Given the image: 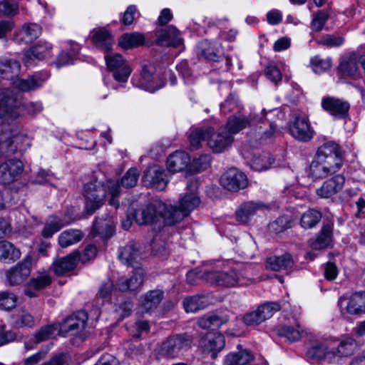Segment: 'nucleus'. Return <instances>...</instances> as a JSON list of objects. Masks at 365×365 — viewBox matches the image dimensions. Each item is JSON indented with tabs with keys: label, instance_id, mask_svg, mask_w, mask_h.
I'll list each match as a JSON object with an SVG mask.
<instances>
[{
	"label": "nucleus",
	"instance_id": "f257e3e1",
	"mask_svg": "<svg viewBox=\"0 0 365 365\" xmlns=\"http://www.w3.org/2000/svg\"><path fill=\"white\" fill-rule=\"evenodd\" d=\"M85 211L88 215L93 214L103 205L106 195L109 197L110 205L117 209L119 206L120 185L118 182L108 181L106 185L96 182H88L84 187Z\"/></svg>",
	"mask_w": 365,
	"mask_h": 365
},
{
	"label": "nucleus",
	"instance_id": "f03ea898",
	"mask_svg": "<svg viewBox=\"0 0 365 365\" xmlns=\"http://www.w3.org/2000/svg\"><path fill=\"white\" fill-rule=\"evenodd\" d=\"M202 277L210 284L225 287L244 286L252 282L250 278L243 276L242 274H237L235 270L207 271L203 274Z\"/></svg>",
	"mask_w": 365,
	"mask_h": 365
},
{
	"label": "nucleus",
	"instance_id": "7ed1b4c3",
	"mask_svg": "<svg viewBox=\"0 0 365 365\" xmlns=\"http://www.w3.org/2000/svg\"><path fill=\"white\" fill-rule=\"evenodd\" d=\"M19 116L16 93L9 88L0 91V120L10 124Z\"/></svg>",
	"mask_w": 365,
	"mask_h": 365
},
{
	"label": "nucleus",
	"instance_id": "20e7f679",
	"mask_svg": "<svg viewBox=\"0 0 365 365\" xmlns=\"http://www.w3.org/2000/svg\"><path fill=\"white\" fill-rule=\"evenodd\" d=\"M191 339L187 334H179L168 338L158 349V354L162 356L174 358L182 351L190 347Z\"/></svg>",
	"mask_w": 365,
	"mask_h": 365
},
{
	"label": "nucleus",
	"instance_id": "39448f33",
	"mask_svg": "<svg viewBox=\"0 0 365 365\" xmlns=\"http://www.w3.org/2000/svg\"><path fill=\"white\" fill-rule=\"evenodd\" d=\"M135 86L149 92H155L164 86V81L157 75L153 74L151 66H143L140 75L133 78Z\"/></svg>",
	"mask_w": 365,
	"mask_h": 365
},
{
	"label": "nucleus",
	"instance_id": "423d86ee",
	"mask_svg": "<svg viewBox=\"0 0 365 365\" xmlns=\"http://www.w3.org/2000/svg\"><path fill=\"white\" fill-rule=\"evenodd\" d=\"M210 130L207 138L208 147L215 153H221L228 148L234 140V137L226 130L224 126L220 127L217 132L213 128L207 127Z\"/></svg>",
	"mask_w": 365,
	"mask_h": 365
},
{
	"label": "nucleus",
	"instance_id": "0eeeda50",
	"mask_svg": "<svg viewBox=\"0 0 365 365\" xmlns=\"http://www.w3.org/2000/svg\"><path fill=\"white\" fill-rule=\"evenodd\" d=\"M238 351L228 354L225 359V365H268L262 357H256L251 351L237 346Z\"/></svg>",
	"mask_w": 365,
	"mask_h": 365
},
{
	"label": "nucleus",
	"instance_id": "6e6552de",
	"mask_svg": "<svg viewBox=\"0 0 365 365\" xmlns=\"http://www.w3.org/2000/svg\"><path fill=\"white\" fill-rule=\"evenodd\" d=\"M105 60L115 81L122 83L128 81L132 70L120 54L106 55Z\"/></svg>",
	"mask_w": 365,
	"mask_h": 365
},
{
	"label": "nucleus",
	"instance_id": "1a4fd4ad",
	"mask_svg": "<svg viewBox=\"0 0 365 365\" xmlns=\"http://www.w3.org/2000/svg\"><path fill=\"white\" fill-rule=\"evenodd\" d=\"M289 130L292 137L302 142L310 140L314 135V131L310 127L308 118L302 117L296 113L292 115Z\"/></svg>",
	"mask_w": 365,
	"mask_h": 365
},
{
	"label": "nucleus",
	"instance_id": "9d476101",
	"mask_svg": "<svg viewBox=\"0 0 365 365\" xmlns=\"http://www.w3.org/2000/svg\"><path fill=\"white\" fill-rule=\"evenodd\" d=\"M32 260V257L28 255L22 261L7 270L6 272L7 282L11 286L24 282L31 274Z\"/></svg>",
	"mask_w": 365,
	"mask_h": 365
},
{
	"label": "nucleus",
	"instance_id": "9b49d317",
	"mask_svg": "<svg viewBox=\"0 0 365 365\" xmlns=\"http://www.w3.org/2000/svg\"><path fill=\"white\" fill-rule=\"evenodd\" d=\"M220 183L227 190L237 192L245 188L248 185L246 175L237 168L227 170L220 178Z\"/></svg>",
	"mask_w": 365,
	"mask_h": 365
},
{
	"label": "nucleus",
	"instance_id": "f8f14e48",
	"mask_svg": "<svg viewBox=\"0 0 365 365\" xmlns=\"http://www.w3.org/2000/svg\"><path fill=\"white\" fill-rule=\"evenodd\" d=\"M142 181L145 186L158 190H164L168 183L165 171L158 165H153L146 169Z\"/></svg>",
	"mask_w": 365,
	"mask_h": 365
},
{
	"label": "nucleus",
	"instance_id": "ddd939ff",
	"mask_svg": "<svg viewBox=\"0 0 365 365\" xmlns=\"http://www.w3.org/2000/svg\"><path fill=\"white\" fill-rule=\"evenodd\" d=\"M322 107L335 118L344 119L349 115L350 104L343 99L325 97L322 101Z\"/></svg>",
	"mask_w": 365,
	"mask_h": 365
},
{
	"label": "nucleus",
	"instance_id": "4468645a",
	"mask_svg": "<svg viewBox=\"0 0 365 365\" xmlns=\"http://www.w3.org/2000/svg\"><path fill=\"white\" fill-rule=\"evenodd\" d=\"M115 225L113 215H106V217H96L90 235L93 237H98L102 240L108 239L115 233Z\"/></svg>",
	"mask_w": 365,
	"mask_h": 365
},
{
	"label": "nucleus",
	"instance_id": "2eb2a0df",
	"mask_svg": "<svg viewBox=\"0 0 365 365\" xmlns=\"http://www.w3.org/2000/svg\"><path fill=\"white\" fill-rule=\"evenodd\" d=\"M166 210V205L160 201H155L142 209L140 213L135 216V222L140 225H147L155 222L158 217H162Z\"/></svg>",
	"mask_w": 365,
	"mask_h": 365
},
{
	"label": "nucleus",
	"instance_id": "dca6fc26",
	"mask_svg": "<svg viewBox=\"0 0 365 365\" xmlns=\"http://www.w3.org/2000/svg\"><path fill=\"white\" fill-rule=\"evenodd\" d=\"M21 161L9 159L0 165V182L9 184L16 180L23 172Z\"/></svg>",
	"mask_w": 365,
	"mask_h": 365
},
{
	"label": "nucleus",
	"instance_id": "f3484780",
	"mask_svg": "<svg viewBox=\"0 0 365 365\" xmlns=\"http://www.w3.org/2000/svg\"><path fill=\"white\" fill-rule=\"evenodd\" d=\"M51 50L52 46L48 42H39L24 52L22 61L26 66H32L36 60L48 56Z\"/></svg>",
	"mask_w": 365,
	"mask_h": 365
},
{
	"label": "nucleus",
	"instance_id": "a211bd4d",
	"mask_svg": "<svg viewBox=\"0 0 365 365\" xmlns=\"http://www.w3.org/2000/svg\"><path fill=\"white\" fill-rule=\"evenodd\" d=\"M333 342H337V346L331 347L332 357L351 356L355 353L358 346L357 341L349 336H344L341 339H334Z\"/></svg>",
	"mask_w": 365,
	"mask_h": 365
},
{
	"label": "nucleus",
	"instance_id": "6ab92c4d",
	"mask_svg": "<svg viewBox=\"0 0 365 365\" xmlns=\"http://www.w3.org/2000/svg\"><path fill=\"white\" fill-rule=\"evenodd\" d=\"M48 73L46 72L36 73L26 79L16 77L11 83L12 85L23 92H29L41 87L48 78Z\"/></svg>",
	"mask_w": 365,
	"mask_h": 365
},
{
	"label": "nucleus",
	"instance_id": "aec40b11",
	"mask_svg": "<svg viewBox=\"0 0 365 365\" xmlns=\"http://www.w3.org/2000/svg\"><path fill=\"white\" fill-rule=\"evenodd\" d=\"M225 337L220 333H207L201 340L200 346L203 351L212 353V357H216L217 352L225 346Z\"/></svg>",
	"mask_w": 365,
	"mask_h": 365
},
{
	"label": "nucleus",
	"instance_id": "412c9836",
	"mask_svg": "<svg viewBox=\"0 0 365 365\" xmlns=\"http://www.w3.org/2000/svg\"><path fill=\"white\" fill-rule=\"evenodd\" d=\"M93 44L105 53L111 51L114 40L109 31L104 28L95 29L91 31Z\"/></svg>",
	"mask_w": 365,
	"mask_h": 365
},
{
	"label": "nucleus",
	"instance_id": "4be33fe9",
	"mask_svg": "<svg viewBox=\"0 0 365 365\" xmlns=\"http://www.w3.org/2000/svg\"><path fill=\"white\" fill-rule=\"evenodd\" d=\"M79 262V252H73L71 254L56 259L52 264L53 272L58 276L64 275L73 270Z\"/></svg>",
	"mask_w": 365,
	"mask_h": 365
},
{
	"label": "nucleus",
	"instance_id": "5701e85b",
	"mask_svg": "<svg viewBox=\"0 0 365 365\" xmlns=\"http://www.w3.org/2000/svg\"><path fill=\"white\" fill-rule=\"evenodd\" d=\"M345 178L341 175H336L334 177L326 180L322 185L317 190V194L322 198H329L343 187Z\"/></svg>",
	"mask_w": 365,
	"mask_h": 365
},
{
	"label": "nucleus",
	"instance_id": "b1692460",
	"mask_svg": "<svg viewBox=\"0 0 365 365\" xmlns=\"http://www.w3.org/2000/svg\"><path fill=\"white\" fill-rule=\"evenodd\" d=\"M88 315L84 311H78L66 318L59 325L60 331H78L83 329L87 324Z\"/></svg>",
	"mask_w": 365,
	"mask_h": 365
},
{
	"label": "nucleus",
	"instance_id": "393cba45",
	"mask_svg": "<svg viewBox=\"0 0 365 365\" xmlns=\"http://www.w3.org/2000/svg\"><path fill=\"white\" fill-rule=\"evenodd\" d=\"M21 71L20 63L12 58H0V78L13 82Z\"/></svg>",
	"mask_w": 365,
	"mask_h": 365
},
{
	"label": "nucleus",
	"instance_id": "a878e982",
	"mask_svg": "<svg viewBox=\"0 0 365 365\" xmlns=\"http://www.w3.org/2000/svg\"><path fill=\"white\" fill-rule=\"evenodd\" d=\"M251 119L249 116L243 115L241 112L235 113L227 118L226 130L233 136L242 130L250 126Z\"/></svg>",
	"mask_w": 365,
	"mask_h": 365
},
{
	"label": "nucleus",
	"instance_id": "bb28decb",
	"mask_svg": "<svg viewBox=\"0 0 365 365\" xmlns=\"http://www.w3.org/2000/svg\"><path fill=\"white\" fill-rule=\"evenodd\" d=\"M164 297V292L160 289L148 291L142 296L140 300V307L145 312L155 309Z\"/></svg>",
	"mask_w": 365,
	"mask_h": 365
},
{
	"label": "nucleus",
	"instance_id": "cd10ccee",
	"mask_svg": "<svg viewBox=\"0 0 365 365\" xmlns=\"http://www.w3.org/2000/svg\"><path fill=\"white\" fill-rule=\"evenodd\" d=\"M143 278V270L141 268H137L130 278H120L116 284V288L122 292L134 291L142 285Z\"/></svg>",
	"mask_w": 365,
	"mask_h": 365
},
{
	"label": "nucleus",
	"instance_id": "c85d7f7f",
	"mask_svg": "<svg viewBox=\"0 0 365 365\" xmlns=\"http://www.w3.org/2000/svg\"><path fill=\"white\" fill-rule=\"evenodd\" d=\"M41 31V27L38 24H26L16 34L14 40L18 43H29L40 36Z\"/></svg>",
	"mask_w": 365,
	"mask_h": 365
},
{
	"label": "nucleus",
	"instance_id": "c756f323",
	"mask_svg": "<svg viewBox=\"0 0 365 365\" xmlns=\"http://www.w3.org/2000/svg\"><path fill=\"white\" fill-rule=\"evenodd\" d=\"M51 283L50 275L46 272L41 273L36 277H32L26 284L24 293L29 297L36 296V292L44 289Z\"/></svg>",
	"mask_w": 365,
	"mask_h": 365
},
{
	"label": "nucleus",
	"instance_id": "7c9ffc66",
	"mask_svg": "<svg viewBox=\"0 0 365 365\" xmlns=\"http://www.w3.org/2000/svg\"><path fill=\"white\" fill-rule=\"evenodd\" d=\"M158 40L168 46L179 47L183 43L180 31L173 26L162 29L158 32Z\"/></svg>",
	"mask_w": 365,
	"mask_h": 365
},
{
	"label": "nucleus",
	"instance_id": "2f4dec72",
	"mask_svg": "<svg viewBox=\"0 0 365 365\" xmlns=\"http://www.w3.org/2000/svg\"><path fill=\"white\" fill-rule=\"evenodd\" d=\"M332 240V227L329 224L324 225L319 235L309 240L310 247L314 250H322L328 247Z\"/></svg>",
	"mask_w": 365,
	"mask_h": 365
},
{
	"label": "nucleus",
	"instance_id": "473e14b6",
	"mask_svg": "<svg viewBox=\"0 0 365 365\" xmlns=\"http://www.w3.org/2000/svg\"><path fill=\"white\" fill-rule=\"evenodd\" d=\"M190 160V156L187 153L176 151L168 158L167 167L170 172H180L187 167Z\"/></svg>",
	"mask_w": 365,
	"mask_h": 365
},
{
	"label": "nucleus",
	"instance_id": "72a5a7b5",
	"mask_svg": "<svg viewBox=\"0 0 365 365\" xmlns=\"http://www.w3.org/2000/svg\"><path fill=\"white\" fill-rule=\"evenodd\" d=\"M12 326L16 329H30L35 325V319L34 316L24 309H19L12 314Z\"/></svg>",
	"mask_w": 365,
	"mask_h": 365
},
{
	"label": "nucleus",
	"instance_id": "f704fd0d",
	"mask_svg": "<svg viewBox=\"0 0 365 365\" xmlns=\"http://www.w3.org/2000/svg\"><path fill=\"white\" fill-rule=\"evenodd\" d=\"M346 311L351 315L365 314V292H355L348 299Z\"/></svg>",
	"mask_w": 365,
	"mask_h": 365
},
{
	"label": "nucleus",
	"instance_id": "c9c22d12",
	"mask_svg": "<svg viewBox=\"0 0 365 365\" xmlns=\"http://www.w3.org/2000/svg\"><path fill=\"white\" fill-rule=\"evenodd\" d=\"M84 237L83 232L78 229H68L60 233L58 237L61 247L66 248L81 242Z\"/></svg>",
	"mask_w": 365,
	"mask_h": 365
},
{
	"label": "nucleus",
	"instance_id": "e433bc0d",
	"mask_svg": "<svg viewBox=\"0 0 365 365\" xmlns=\"http://www.w3.org/2000/svg\"><path fill=\"white\" fill-rule=\"evenodd\" d=\"M293 259L289 254L270 257L267 259V267L273 271L288 270L293 266Z\"/></svg>",
	"mask_w": 365,
	"mask_h": 365
},
{
	"label": "nucleus",
	"instance_id": "4c0bfd02",
	"mask_svg": "<svg viewBox=\"0 0 365 365\" xmlns=\"http://www.w3.org/2000/svg\"><path fill=\"white\" fill-rule=\"evenodd\" d=\"M182 304L186 312H195L205 309L208 305L209 300L207 297L197 294L185 297Z\"/></svg>",
	"mask_w": 365,
	"mask_h": 365
},
{
	"label": "nucleus",
	"instance_id": "58836bf2",
	"mask_svg": "<svg viewBox=\"0 0 365 365\" xmlns=\"http://www.w3.org/2000/svg\"><path fill=\"white\" fill-rule=\"evenodd\" d=\"M21 256L20 250L8 241H0V261L11 262L18 259Z\"/></svg>",
	"mask_w": 365,
	"mask_h": 365
},
{
	"label": "nucleus",
	"instance_id": "ea45409f",
	"mask_svg": "<svg viewBox=\"0 0 365 365\" xmlns=\"http://www.w3.org/2000/svg\"><path fill=\"white\" fill-rule=\"evenodd\" d=\"M188 215L180 207L179 204L178 206H171L169 208L166 206V210L163 212L162 217L166 225H174L178 222H181Z\"/></svg>",
	"mask_w": 365,
	"mask_h": 365
},
{
	"label": "nucleus",
	"instance_id": "a19ab883",
	"mask_svg": "<svg viewBox=\"0 0 365 365\" xmlns=\"http://www.w3.org/2000/svg\"><path fill=\"white\" fill-rule=\"evenodd\" d=\"M219 46L208 40H202L197 44V53L199 56L210 61H217Z\"/></svg>",
	"mask_w": 365,
	"mask_h": 365
},
{
	"label": "nucleus",
	"instance_id": "79ce46f5",
	"mask_svg": "<svg viewBox=\"0 0 365 365\" xmlns=\"http://www.w3.org/2000/svg\"><path fill=\"white\" fill-rule=\"evenodd\" d=\"M181 207L188 215L200 204V199L196 192H187L180 197L178 201Z\"/></svg>",
	"mask_w": 365,
	"mask_h": 365
},
{
	"label": "nucleus",
	"instance_id": "37998d69",
	"mask_svg": "<svg viewBox=\"0 0 365 365\" xmlns=\"http://www.w3.org/2000/svg\"><path fill=\"white\" fill-rule=\"evenodd\" d=\"M262 205L254 202L243 203L236 211L237 220L246 223L257 211L260 209Z\"/></svg>",
	"mask_w": 365,
	"mask_h": 365
},
{
	"label": "nucleus",
	"instance_id": "c03bdc74",
	"mask_svg": "<svg viewBox=\"0 0 365 365\" xmlns=\"http://www.w3.org/2000/svg\"><path fill=\"white\" fill-rule=\"evenodd\" d=\"M228 321L229 319L227 316L210 314L200 318L198 321V325L205 329H215L220 328Z\"/></svg>",
	"mask_w": 365,
	"mask_h": 365
},
{
	"label": "nucleus",
	"instance_id": "a18cd8bd",
	"mask_svg": "<svg viewBox=\"0 0 365 365\" xmlns=\"http://www.w3.org/2000/svg\"><path fill=\"white\" fill-rule=\"evenodd\" d=\"M145 38L139 33L123 34L118 41V45L124 49H130L138 47L144 43Z\"/></svg>",
	"mask_w": 365,
	"mask_h": 365
},
{
	"label": "nucleus",
	"instance_id": "49530a36",
	"mask_svg": "<svg viewBox=\"0 0 365 365\" xmlns=\"http://www.w3.org/2000/svg\"><path fill=\"white\" fill-rule=\"evenodd\" d=\"M118 257L123 263L133 265L139 257V250L134 243H129L121 249Z\"/></svg>",
	"mask_w": 365,
	"mask_h": 365
},
{
	"label": "nucleus",
	"instance_id": "de8ad7c7",
	"mask_svg": "<svg viewBox=\"0 0 365 365\" xmlns=\"http://www.w3.org/2000/svg\"><path fill=\"white\" fill-rule=\"evenodd\" d=\"M335 155H341L340 148L334 142L329 141L318 148L316 158L323 160Z\"/></svg>",
	"mask_w": 365,
	"mask_h": 365
},
{
	"label": "nucleus",
	"instance_id": "09e8293b",
	"mask_svg": "<svg viewBox=\"0 0 365 365\" xmlns=\"http://www.w3.org/2000/svg\"><path fill=\"white\" fill-rule=\"evenodd\" d=\"M322 219V213L317 210L309 209L304 212L300 219V225L304 229L315 227Z\"/></svg>",
	"mask_w": 365,
	"mask_h": 365
},
{
	"label": "nucleus",
	"instance_id": "8fccbe9b",
	"mask_svg": "<svg viewBox=\"0 0 365 365\" xmlns=\"http://www.w3.org/2000/svg\"><path fill=\"white\" fill-rule=\"evenodd\" d=\"M307 356L316 360H321L325 357L331 358V347H329L328 341L327 343H317L312 346L308 349Z\"/></svg>",
	"mask_w": 365,
	"mask_h": 365
},
{
	"label": "nucleus",
	"instance_id": "3c124183",
	"mask_svg": "<svg viewBox=\"0 0 365 365\" xmlns=\"http://www.w3.org/2000/svg\"><path fill=\"white\" fill-rule=\"evenodd\" d=\"M16 152V147L10 135L4 133L0 138V158L9 157Z\"/></svg>",
	"mask_w": 365,
	"mask_h": 365
},
{
	"label": "nucleus",
	"instance_id": "603ef678",
	"mask_svg": "<svg viewBox=\"0 0 365 365\" xmlns=\"http://www.w3.org/2000/svg\"><path fill=\"white\" fill-rule=\"evenodd\" d=\"M63 226V223L59 218L51 216L47 220L43 228L42 236L45 238L51 237Z\"/></svg>",
	"mask_w": 365,
	"mask_h": 365
},
{
	"label": "nucleus",
	"instance_id": "864d4df0",
	"mask_svg": "<svg viewBox=\"0 0 365 365\" xmlns=\"http://www.w3.org/2000/svg\"><path fill=\"white\" fill-rule=\"evenodd\" d=\"M210 130L207 128H200L193 130L190 134V148L196 150L200 146L201 141L207 140Z\"/></svg>",
	"mask_w": 365,
	"mask_h": 365
},
{
	"label": "nucleus",
	"instance_id": "5fc2aeb1",
	"mask_svg": "<svg viewBox=\"0 0 365 365\" xmlns=\"http://www.w3.org/2000/svg\"><path fill=\"white\" fill-rule=\"evenodd\" d=\"M329 19V14L328 11L325 10H319L316 13L313 14V18L310 24L312 30L319 32L321 31L328 19Z\"/></svg>",
	"mask_w": 365,
	"mask_h": 365
},
{
	"label": "nucleus",
	"instance_id": "6e6d98bb",
	"mask_svg": "<svg viewBox=\"0 0 365 365\" xmlns=\"http://www.w3.org/2000/svg\"><path fill=\"white\" fill-rule=\"evenodd\" d=\"M242 108V105L234 95H230L220 106L221 111L225 115L230 113H232V114L240 113Z\"/></svg>",
	"mask_w": 365,
	"mask_h": 365
},
{
	"label": "nucleus",
	"instance_id": "4d7b16f0",
	"mask_svg": "<svg viewBox=\"0 0 365 365\" xmlns=\"http://www.w3.org/2000/svg\"><path fill=\"white\" fill-rule=\"evenodd\" d=\"M273 160L269 153H264L262 155L254 158L250 163L251 168L256 171H262L268 169Z\"/></svg>",
	"mask_w": 365,
	"mask_h": 365
},
{
	"label": "nucleus",
	"instance_id": "13d9d810",
	"mask_svg": "<svg viewBox=\"0 0 365 365\" xmlns=\"http://www.w3.org/2000/svg\"><path fill=\"white\" fill-rule=\"evenodd\" d=\"M309 170L312 177L316 179L326 178L330 175L323 160L317 158L312 162Z\"/></svg>",
	"mask_w": 365,
	"mask_h": 365
},
{
	"label": "nucleus",
	"instance_id": "bf43d9fd",
	"mask_svg": "<svg viewBox=\"0 0 365 365\" xmlns=\"http://www.w3.org/2000/svg\"><path fill=\"white\" fill-rule=\"evenodd\" d=\"M281 306L277 302H266L257 307L262 320L264 322L267 319L271 318L274 313L279 311Z\"/></svg>",
	"mask_w": 365,
	"mask_h": 365
},
{
	"label": "nucleus",
	"instance_id": "052dcab7",
	"mask_svg": "<svg viewBox=\"0 0 365 365\" xmlns=\"http://www.w3.org/2000/svg\"><path fill=\"white\" fill-rule=\"evenodd\" d=\"M278 334L291 341H298L302 337V331L299 325L297 327L287 325L281 326L278 329Z\"/></svg>",
	"mask_w": 365,
	"mask_h": 365
},
{
	"label": "nucleus",
	"instance_id": "680f3d73",
	"mask_svg": "<svg viewBox=\"0 0 365 365\" xmlns=\"http://www.w3.org/2000/svg\"><path fill=\"white\" fill-rule=\"evenodd\" d=\"M59 331V324H51L41 327L35 334L36 343L47 340Z\"/></svg>",
	"mask_w": 365,
	"mask_h": 365
},
{
	"label": "nucleus",
	"instance_id": "e2e57ef3",
	"mask_svg": "<svg viewBox=\"0 0 365 365\" xmlns=\"http://www.w3.org/2000/svg\"><path fill=\"white\" fill-rule=\"evenodd\" d=\"M19 4L14 1H0V16L11 17L18 14Z\"/></svg>",
	"mask_w": 365,
	"mask_h": 365
},
{
	"label": "nucleus",
	"instance_id": "0e129e2a",
	"mask_svg": "<svg viewBox=\"0 0 365 365\" xmlns=\"http://www.w3.org/2000/svg\"><path fill=\"white\" fill-rule=\"evenodd\" d=\"M17 297L11 292H0V309L9 310L16 307Z\"/></svg>",
	"mask_w": 365,
	"mask_h": 365
},
{
	"label": "nucleus",
	"instance_id": "69168bd1",
	"mask_svg": "<svg viewBox=\"0 0 365 365\" xmlns=\"http://www.w3.org/2000/svg\"><path fill=\"white\" fill-rule=\"evenodd\" d=\"M310 63L313 71L317 73H320L329 70L331 66L330 58L324 59L319 56L312 58Z\"/></svg>",
	"mask_w": 365,
	"mask_h": 365
},
{
	"label": "nucleus",
	"instance_id": "338daca9",
	"mask_svg": "<svg viewBox=\"0 0 365 365\" xmlns=\"http://www.w3.org/2000/svg\"><path fill=\"white\" fill-rule=\"evenodd\" d=\"M11 138L16 147V151H25L31 145V140L26 134L15 133L12 135Z\"/></svg>",
	"mask_w": 365,
	"mask_h": 365
},
{
	"label": "nucleus",
	"instance_id": "774afa93",
	"mask_svg": "<svg viewBox=\"0 0 365 365\" xmlns=\"http://www.w3.org/2000/svg\"><path fill=\"white\" fill-rule=\"evenodd\" d=\"M139 177V173L136 168H130L121 179L122 186L129 188L136 185L138 179Z\"/></svg>",
	"mask_w": 365,
	"mask_h": 365
}]
</instances>
